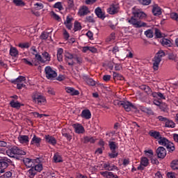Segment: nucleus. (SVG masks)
I'll return each mask as SVG.
<instances>
[{
    "mask_svg": "<svg viewBox=\"0 0 178 178\" xmlns=\"http://www.w3.org/2000/svg\"><path fill=\"white\" fill-rule=\"evenodd\" d=\"M167 177L168 178H176V175L173 172H168L167 173Z\"/></svg>",
    "mask_w": 178,
    "mask_h": 178,
    "instance_id": "774afa93",
    "label": "nucleus"
},
{
    "mask_svg": "<svg viewBox=\"0 0 178 178\" xmlns=\"http://www.w3.org/2000/svg\"><path fill=\"white\" fill-rule=\"evenodd\" d=\"M41 141H42V139H41V138L33 135L31 140V145H35L36 147H40V145H41Z\"/></svg>",
    "mask_w": 178,
    "mask_h": 178,
    "instance_id": "aec40b11",
    "label": "nucleus"
},
{
    "mask_svg": "<svg viewBox=\"0 0 178 178\" xmlns=\"http://www.w3.org/2000/svg\"><path fill=\"white\" fill-rule=\"evenodd\" d=\"M63 37L65 38V40H69V38L70 37V35L69 34V33L67 32V31H66V29H63Z\"/></svg>",
    "mask_w": 178,
    "mask_h": 178,
    "instance_id": "e2e57ef3",
    "label": "nucleus"
},
{
    "mask_svg": "<svg viewBox=\"0 0 178 178\" xmlns=\"http://www.w3.org/2000/svg\"><path fill=\"white\" fill-rule=\"evenodd\" d=\"M10 105L12 108H15V109H20L22 106H23V104H21L20 102L17 101L15 102V100H12L10 102Z\"/></svg>",
    "mask_w": 178,
    "mask_h": 178,
    "instance_id": "2f4dec72",
    "label": "nucleus"
},
{
    "mask_svg": "<svg viewBox=\"0 0 178 178\" xmlns=\"http://www.w3.org/2000/svg\"><path fill=\"white\" fill-rule=\"evenodd\" d=\"M119 3H113L107 8V13H108L109 15H116V13L119 12Z\"/></svg>",
    "mask_w": 178,
    "mask_h": 178,
    "instance_id": "9b49d317",
    "label": "nucleus"
},
{
    "mask_svg": "<svg viewBox=\"0 0 178 178\" xmlns=\"http://www.w3.org/2000/svg\"><path fill=\"white\" fill-rule=\"evenodd\" d=\"M11 83H13V84H16L18 90H22V88H24L26 87V77L24 76H19L16 79L11 81Z\"/></svg>",
    "mask_w": 178,
    "mask_h": 178,
    "instance_id": "423d86ee",
    "label": "nucleus"
},
{
    "mask_svg": "<svg viewBox=\"0 0 178 178\" xmlns=\"http://www.w3.org/2000/svg\"><path fill=\"white\" fill-rule=\"evenodd\" d=\"M55 163H59L60 162H63L62 156L59 155V153H56L53 157Z\"/></svg>",
    "mask_w": 178,
    "mask_h": 178,
    "instance_id": "c9c22d12",
    "label": "nucleus"
},
{
    "mask_svg": "<svg viewBox=\"0 0 178 178\" xmlns=\"http://www.w3.org/2000/svg\"><path fill=\"white\" fill-rule=\"evenodd\" d=\"M48 37H49V33L48 32H42L40 35L41 40H47Z\"/></svg>",
    "mask_w": 178,
    "mask_h": 178,
    "instance_id": "bf43d9fd",
    "label": "nucleus"
},
{
    "mask_svg": "<svg viewBox=\"0 0 178 178\" xmlns=\"http://www.w3.org/2000/svg\"><path fill=\"white\" fill-rule=\"evenodd\" d=\"M115 38H116L115 34V33H112L107 38V42H111V41H114Z\"/></svg>",
    "mask_w": 178,
    "mask_h": 178,
    "instance_id": "680f3d73",
    "label": "nucleus"
},
{
    "mask_svg": "<svg viewBox=\"0 0 178 178\" xmlns=\"http://www.w3.org/2000/svg\"><path fill=\"white\" fill-rule=\"evenodd\" d=\"M163 56H165V52H163V51L160 50L156 53L152 59L153 70L156 71L159 69V65L161 64V62H162V58H163Z\"/></svg>",
    "mask_w": 178,
    "mask_h": 178,
    "instance_id": "f257e3e1",
    "label": "nucleus"
},
{
    "mask_svg": "<svg viewBox=\"0 0 178 178\" xmlns=\"http://www.w3.org/2000/svg\"><path fill=\"white\" fill-rule=\"evenodd\" d=\"M168 151V152H173L175 149H176V147H175V144L172 143L170 140L168 142V144L165 146Z\"/></svg>",
    "mask_w": 178,
    "mask_h": 178,
    "instance_id": "473e14b6",
    "label": "nucleus"
},
{
    "mask_svg": "<svg viewBox=\"0 0 178 178\" xmlns=\"http://www.w3.org/2000/svg\"><path fill=\"white\" fill-rule=\"evenodd\" d=\"M89 13H90V8L87 6H82L79 9L78 16L79 17H84V16H87Z\"/></svg>",
    "mask_w": 178,
    "mask_h": 178,
    "instance_id": "f8f14e48",
    "label": "nucleus"
},
{
    "mask_svg": "<svg viewBox=\"0 0 178 178\" xmlns=\"http://www.w3.org/2000/svg\"><path fill=\"white\" fill-rule=\"evenodd\" d=\"M51 14H52V17L55 19V20H57L58 22H60V17H59V15H58L56 13L54 12Z\"/></svg>",
    "mask_w": 178,
    "mask_h": 178,
    "instance_id": "69168bd1",
    "label": "nucleus"
},
{
    "mask_svg": "<svg viewBox=\"0 0 178 178\" xmlns=\"http://www.w3.org/2000/svg\"><path fill=\"white\" fill-rule=\"evenodd\" d=\"M37 172H35L34 170V167H32L28 172H27V175L29 176V177L30 178H33L34 177V176H35Z\"/></svg>",
    "mask_w": 178,
    "mask_h": 178,
    "instance_id": "a19ab883",
    "label": "nucleus"
},
{
    "mask_svg": "<svg viewBox=\"0 0 178 178\" xmlns=\"http://www.w3.org/2000/svg\"><path fill=\"white\" fill-rule=\"evenodd\" d=\"M30 43L29 42H22L18 44L19 48H22V49L30 48Z\"/></svg>",
    "mask_w": 178,
    "mask_h": 178,
    "instance_id": "a18cd8bd",
    "label": "nucleus"
},
{
    "mask_svg": "<svg viewBox=\"0 0 178 178\" xmlns=\"http://www.w3.org/2000/svg\"><path fill=\"white\" fill-rule=\"evenodd\" d=\"M57 58L58 62L63 60V49L60 48L57 50Z\"/></svg>",
    "mask_w": 178,
    "mask_h": 178,
    "instance_id": "72a5a7b5",
    "label": "nucleus"
},
{
    "mask_svg": "<svg viewBox=\"0 0 178 178\" xmlns=\"http://www.w3.org/2000/svg\"><path fill=\"white\" fill-rule=\"evenodd\" d=\"M81 116L83 119H86V120L91 119V111H90V110L88 109H85L82 111L81 113Z\"/></svg>",
    "mask_w": 178,
    "mask_h": 178,
    "instance_id": "cd10ccee",
    "label": "nucleus"
},
{
    "mask_svg": "<svg viewBox=\"0 0 178 178\" xmlns=\"http://www.w3.org/2000/svg\"><path fill=\"white\" fill-rule=\"evenodd\" d=\"M134 17H131L130 19H127L128 23L132 24L134 27H136V29H140V27H145V26H147V24L138 21Z\"/></svg>",
    "mask_w": 178,
    "mask_h": 178,
    "instance_id": "6e6552de",
    "label": "nucleus"
},
{
    "mask_svg": "<svg viewBox=\"0 0 178 178\" xmlns=\"http://www.w3.org/2000/svg\"><path fill=\"white\" fill-rule=\"evenodd\" d=\"M62 136L63 137H65V138L67 140V141H70L72 140V135L65 133V129L62 131Z\"/></svg>",
    "mask_w": 178,
    "mask_h": 178,
    "instance_id": "3c124183",
    "label": "nucleus"
},
{
    "mask_svg": "<svg viewBox=\"0 0 178 178\" xmlns=\"http://www.w3.org/2000/svg\"><path fill=\"white\" fill-rule=\"evenodd\" d=\"M141 5L148 6L151 3V0H138Z\"/></svg>",
    "mask_w": 178,
    "mask_h": 178,
    "instance_id": "13d9d810",
    "label": "nucleus"
},
{
    "mask_svg": "<svg viewBox=\"0 0 178 178\" xmlns=\"http://www.w3.org/2000/svg\"><path fill=\"white\" fill-rule=\"evenodd\" d=\"M44 74L47 80H55L58 76L56 71H55V70H54L51 66H47L44 68Z\"/></svg>",
    "mask_w": 178,
    "mask_h": 178,
    "instance_id": "7ed1b4c3",
    "label": "nucleus"
},
{
    "mask_svg": "<svg viewBox=\"0 0 178 178\" xmlns=\"http://www.w3.org/2000/svg\"><path fill=\"white\" fill-rule=\"evenodd\" d=\"M35 159H31L29 158H25L23 159L24 164L26 168H34V163H35Z\"/></svg>",
    "mask_w": 178,
    "mask_h": 178,
    "instance_id": "6ab92c4d",
    "label": "nucleus"
},
{
    "mask_svg": "<svg viewBox=\"0 0 178 178\" xmlns=\"http://www.w3.org/2000/svg\"><path fill=\"white\" fill-rule=\"evenodd\" d=\"M54 8L58 9V10H63V6L61 2H57L54 4Z\"/></svg>",
    "mask_w": 178,
    "mask_h": 178,
    "instance_id": "6e6d98bb",
    "label": "nucleus"
},
{
    "mask_svg": "<svg viewBox=\"0 0 178 178\" xmlns=\"http://www.w3.org/2000/svg\"><path fill=\"white\" fill-rule=\"evenodd\" d=\"M33 170L35 172H41L42 170V164H41V161L38 158L36 159L35 163L33 164Z\"/></svg>",
    "mask_w": 178,
    "mask_h": 178,
    "instance_id": "5701e85b",
    "label": "nucleus"
},
{
    "mask_svg": "<svg viewBox=\"0 0 178 178\" xmlns=\"http://www.w3.org/2000/svg\"><path fill=\"white\" fill-rule=\"evenodd\" d=\"M152 13L154 15V16H159L162 15V9H161V7L158 6L157 5H155L153 7Z\"/></svg>",
    "mask_w": 178,
    "mask_h": 178,
    "instance_id": "c756f323",
    "label": "nucleus"
},
{
    "mask_svg": "<svg viewBox=\"0 0 178 178\" xmlns=\"http://www.w3.org/2000/svg\"><path fill=\"white\" fill-rule=\"evenodd\" d=\"M149 165V160L147 157H141L140 165L138 166V170H144V168H147Z\"/></svg>",
    "mask_w": 178,
    "mask_h": 178,
    "instance_id": "4468645a",
    "label": "nucleus"
},
{
    "mask_svg": "<svg viewBox=\"0 0 178 178\" xmlns=\"http://www.w3.org/2000/svg\"><path fill=\"white\" fill-rule=\"evenodd\" d=\"M102 167L105 170H118V167L113 164L110 163L109 162L103 163Z\"/></svg>",
    "mask_w": 178,
    "mask_h": 178,
    "instance_id": "412c9836",
    "label": "nucleus"
},
{
    "mask_svg": "<svg viewBox=\"0 0 178 178\" xmlns=\"http://www.w3.org/2000/svg\"><path fill=\"white\" fill-rule=\"evenodd\" d=\"M13 3L16 6H24L26 5L23 0H13Z\"/></svg>",
    "mask_w": 178,
    "mask_h": 178,
    "instance_id": "de8ad7c7",
    "label": "nucleus"
},
{
    "mask_svg": "<svg viewBox=\"0 0 178 178\" xmlns=\"http://www.w3.org/2000/svg\"><path fill=\"white\" fill-rule=\"evenodd\" d=\"M12 172L8 171L4 172L2 175L0 176V178H11L12 177Z\"/></svg>",
    "mask_w": 178,
    "mask_h": 178,
    "instance_id": "8fccbe9b",
    "label": "nucleus"
},
{
    "mask_svg": "<svg viewBox=\"0 0 178 178\" xmlns=\"http://www.w3.org/2000/svg\"><path fill=\"white\" fill-rule=\"evenodd\" d=\"M100 175L104 177H106V178H118V177L116 175L113 174V172H108V171L100 172Z\"/></svg>",
    "mask_w": 178,
    "mask_h": 178,
    "instance_id": "a878e982",
    "label": "nucleus"
},
{
    "mask_svg": "<svg viewBox=\"0 0 178 178\" xmlns=\"http://www.w3.org/2000/svg\"><path fill=\"white\" fill-rule=\"evenodd\" d=\"M10 163H12V160L10 159L4 157L0 159V175L5 173V170L8 169V167Z\"/></svg>",
    "mask_w": 178,
    "mask_h": 178,
    "instance_id": "0eeeda50",
    "label": "nucleus"
},
{
    "mask_svg": "<svg viewBox=\"0 0 178 178\" xmlns=\"http://www.w3.org/2000/svg\"><path fill=\"white\" fill-rule=\"evenodd\" d=\"M132 13L134 17H138V19H145L147 17V14L137 7L133 8Z\"/></svg>",
    "mask_w": 178,
    "mask_h": 178,
    "instance_id": "1a4fd4ad",
    "label": "nucleus"
},
{
    "mask_svg": "<svg viewBox=\"0 0 178 178\" xmlns=\"http://www.w3.org/2000/svg\"><path fill=\"white\" fill-rule=\"evenodd\" d=\"M58 177V172L56 171H51L48 174V178H56Z\"/></svg>",
    "mask_w": 178,
    "mask_h": 178,
    "instance_id": "603ef678",
    "label": "nucleus"
},
{
    "mask_svg": "<svg viewBox=\"0 0 178 178\" xmlns=\"http://www.w3.org/2000/svg\"><path fill=\"white\" fill-rule=\"evenodd\" d=\"M86 35L89 38V39L94 40V33H92V32L90 31L86 33Z\"/></svg>",
    "mask_w": 178,
    "mask_h": 178,
    "instance_id": "338daca9",
    "label": "nucleus"
},
{
    "mask_svg": "<svg viewBox=\"0 0 178 178\" xmlns=\"http://www.w3.org/2000/svg\"><path fill=\"white\" fill-rule=\"evenodd\" d=\"M161 44L163 47H172V42L166 38H163L161 40Z\"/></svg>",
    "mask_w": 178,
    "mask_h": 178,
    "instance_id": "4c0bfd02",
    "label": "nucleus"
},
{
    "mask_svg": "<svg viewBox=\"0 0 178 178\" xmlns=\"http://www.w3.org/2000/svg\"><path fill=\"white\" fill-rule=\"evenodd\" d=\"M156 152L157 154L158 158H160L161 159H163V158L166 156V149L162 146L159 147Z\"/></svg>",
    "mask_w": 178,
    "mask_h": 178,
    "instance_id": "dca6fc26",
    "label": "nucleus"
},
{
    "mask_svg": "<svg viewBox=\"0 0 178 178\" xmlns=\"http://www.w3.org/2000/svg\"><path fill=\"white\" fill-rule=\"evenodd\" d=\"M72 127H74V131L76 134H84L86 133V129L81 124H74Z\"/></svg>",
    "mask_w": 178,
    "mask_h": 178,
    "instance_id": "ddd939ff",
    "label": "nucleus"
},
{
    "mask_svg": "<svg viewBox=\"0 0 178 178\" xmlns=\"http://www.w3.org/2000/svg\"><path fill=\"white\" fill-rule=\"evenodd\" d=\"M35 59L40 63H49L51 62V54L47 51H43L42 56L35 54Z\"/></svg>",
    "mask_w": 178,
    "mask_h": 178,
    "instance_id": "20e7f679",
    "label": "nucleus"
},
{
    "mask_svg": "<svg viewBox=\"0 0 178 178\" xmlns=\"http://www.w3.org/2000/svg\"><path fill=\"white\" fill-rule=\"evenodd\" d=\"M65 58L69 66H73V65H74V62L73 61V58H74V56L73 55V54L69 51H66L65 54Z\"/></svg>",
    "mask_w": 178,
    "mask_h": 178,
    "instance_id": "2eb2a0df",
    "label": "nucleus"
},
{
    "mask_svg": "<svg viewBox=\"0 0 178 178\" xmlns=\"http://www.w3.org/2000/svg\"><path fill=\"white\" fill-rule=\"evenodd\" d=\"M108 145L111 151V153L109 154L110 158H116V156L118 155V152H116L118 144H116L115 142H109Z\"/></svg>",
    "mask_w": 178,
    "mask_h": 178,
    "instance_id": "9d476101",
    "label": "nucleus"
},
{
    "mask_svg": "<svg viewBox=\"0 0 178 178\" xmlns=\"http://www.w3.org/2000/svg\"><path fill=\"white\" fill-rule=\"evenodd\" d=\"M6 152L8 156H10V158H15V156H17V155H26V152H24V150L16 146L8 149Z\"/></svg>",
    "mask_w": 178,
    "mask_h": 178,
    "instance_id": "f03ea898",
    "label": "nucleus"
},
{
    "mask_svg": "<svg viewBox=\"0 0 178 178\" xmlns=\"http://www.w3.org/2000/svg\"><path fill=\"white\" fill-rule=\"evenodd\" d=\"M165 127H171L173 129V127H175V122L172 120H167L165 122Z\"/></svg>",
    "mask_w": 178,
    "mask_h": 178,
    "instance_id": "864d4df0",
    "label": "nucleus"
},
{
    "mask_svg": "<svg viewBox=\"0 0 178 178\" xmlns=\"http://www.w3.org/2000/svg\"><path fill=\"white\" fill-rule=\"evenodd\" d=\"M122 106L127 112H130L131 109H136V106H134V104H131L130 102H123Z\"/></svg>",
    "mask_w": 178,
    "mask_h": 178,
    "instance_id": "f3484780",
    "label": "nucleus"
},
{
    "mask_svg": "<svg viewBox=\"0 0 178 178\" xmlns=\"http://www.w3.org/2000/svg\"><path fill=\"white\" fill-rule=\"evenodd\" d=\"M154 34L156 38H162V37H163V35H162V33H161V31L158 29H154Z\"/></svg>",
    "mask_w": 178,
    "mask_h": 178,
    "instance_id": "4d7b16f0",
    "label": "nucleus"
},
{
    "mask_svg": "<svg viewBox=\"0 0 178 178\" xmlns=\"http://www.w3.org/2000/svg\"><path fill=\"white\" fill-rule=\"evenodd\" d=\"M32 101L38 105H44L47 102V99L43 95L34 92L32 95Z\"/></svg>",
    "mask_w": 178,
    "mask_h": 178,
    "instance_id": "39448f33",
    "label": "nucleus"
},
{
    "mask_svg": "<svg viewBox=\"0 0 178 178\" xmlns=\"http://www.w3.org/2000/svg\"><path fill=\"white\" fill-rule=\"evenodd\" d=\"M10 55L13 58H16L19 56V50L16 47L11 46L10 48Z\"/></svg>",
    "mask_w": 178,
    "mask_h": 178,
    "instance_id": "c85d7f7f",
    "label": "nucleus"
},
{
    "mask_svg": "<svg viewBox=\"0 0 178 178\" xmlns=\"http://www.w3.org/2000/svg\"><path fill=\"white\" fill-rule=\"evenodd\" d=\"M113 77L114 80H120V81L124 80V76H123V75L118 72H113Z\"/></svg>",
    "mask_w": 178,
    "mask_h": 178,
    "instance_id": "e433bc0d",
    "label": "nucleus"
},
{
    "mask_svg": "<svg viewBox=\"0 0 178 178\" xmlns=\"http://www.w3.org/2000/svg\"><path fill=\"white\" fill-rule=\"evenodd\" d=\"M84 80L89 86H95V81H94V80L91 78L85 76Z\"/></svg>",
    "mask_w": 178,
    "mask_h": 178,
    "instance_id": "79ce46f5",
    "label": "nucleus"
},
{
    "mask_svg": "<svg viewBox=\"0 0 178 178\" xmlns=\"http://www.w3.org/2000/svg\"><path fill=\"white\" fill-rule=\"evenodd\" d=\"M169 141L170 140L168 138H165L164 136H161L160 140H158V143L159 145H162V147H165L166 145L168 144Z\"/></svg>",
    "mask_w": 178,
    "mask_h": 178,
    "instance_id": "7c9ffc66",
    "label": "nucleus"
},
{
    "mask_svg": "<svg viewBox=\"0 0 178 178\" xmlns=\"http://www.w3.org/2000/svg\"><path fill=\"white\" fill-rule=\"evenodd\" d=\"M86 20L88 22V23H95V20L94 19V15L87 16Z\"/></svg>",
    "mask_w": 178,
    "mask_h": 178,
    "instance_id": "5fc2aeb1",
    "label": "nucleus"
},
{
    "mask_svg": "<svg viewBox=\"0 0 178 178\" xmlns=\"http://www.w3.org/2000/svg\"><path fill=\"white\" fill-rule=\"evenodd\" d=\"M44 140L46 141V143H48L49 144H51V145H56V138H55V137L47 134L44 136Z\"/></svg>",
    "mask_w": 178,
    "mask_h": 178,
    "instance_id": "a211bd4d",
    "label": "nucleus"
},
{
    "mask_svg": "<svg viewBox=\"0 0 178 178\" xmlns=\"http://www.w3.org/2000/svg\"><path fill=\"white\" fill-rule=\"evenodd\" d=\"M144 153L148 158H152L154 156V151L152 149L145 150Z\"/></svg>",
    "mask_w": 178,
    "mask_h": 178,
    "instance_id": "09e8293b",
    "label": "nucleus"
},
{
    "mask_svg": "<svg viewBox=\"0 0 178 178\" xmlns=\"http://www.w3.org/2000/svg\"><path fill=\"white\" fill-rule=\"evenodd\" d=\"M145 35H146L147 38H152V37H154V31L152 29L145 31Z\"/></svg>",
    "mask_w": 178,
    "mask_h": 178,
    "instance_id": "37998d69",
    "label": "nucleus"
},
{
    "mask_svg": "<svg viewBox=\"0 0 178 178\" xmlns=\"http://www.w3.org/2000/svg\"><path fill=\"white\" fill-rule=\"evenodd\" d=\"M170 166L172 170H178V160H173Z\"/></svg>",
    "mask_w": 178,
    "mask_h": 178,
    "instance_id": "ea45409f",
    "label": "nucleus"
},
{
    "mask_svg": "<svg viewBox=\"0 0 178 178\" xmlns=\"http://www.w3.org/2000/svg\"><path fill=\"white\" fill-rule=\"evenodd\" d=\"M22 62H23V63H25V65H28L29 66H37V64L34 63V61H30L27 58H22Z\"/></svg>",
    "mask_w": 178,
    "mask_h": 178,
    "instance_id": "58836bf2",
    "label": "nucleus"
},
{
    "mask_svg": "<svg viewBox=\"0 0 178 178\" xmlns=\"http://www.w3.org/2000/svg\"><path fill=\"white\" fill-rule=\"evenodd\" d=\"M65 90L67 94H70V95L72 96L79 95L80 94V92H79V90L74 89L72 87H66Z\"/></svg>",
    "mask_w": 178,
    "mask_h": 178,
    "instance_id": "b1692460",
    "label": "nucleus"
},
{
    "mask_svg": "<svg viewBox=\"0 0 178 178\" xmlns=\"http://www.w3.org/2000/svg\"><path fill=\"white\" fill-rule=\"evenodd\" d=\"M17 139L20 144H29L30 141L29 136L26 135H19Z\"/></svg>",
    "mask_w": 178,
    "mask_h": 178,
    "instance_id": "393cba45",
    "label": "nucleus"
},
{
    "mask_svg": "<svg viewBox=\"0 0 178 178\" xmlns=\"http://www.w3.org/2000/svg\"><path fill=\"white\" fill-rule=\"evenodd\" d=\"M149 134L151 137H153V138H155V140H157V141H159L162 136V135L161 134V132L156 131H149Z\"/></svg>",
    "mask_w": 178,
    "mask_h": 178,
    "instance_id": "bb28decb",
    "label": "nucleus"
},
{
    "mask_svg": "<svg viewBox=\"0 0 178 178\" xmlns=\"http://www.w3.org/2000/svg\"><path fill=\"white\" fill-rule=\"evenodd\" d=\"M0 147L1 148H9V145H8V143L4 140H0Z\"/></svg>",
    "mask_w": 178,
    "mask_h": 178,
    "instance_id": "052dcab7",
    "label": "nucleus"
},
{
    "mask_svg": "<svg viewBox=\"0 0 178 178\" xmlns=\"http://www.w3.org/2000/svg\"><path fill=\"white\" fill-rule=\"evenodd\" d=\"M124 101L115 100L113 104L115 106H122Z\"/></svg>",
    "mask_w": 178,
    "mask_h": 178,
    "instance_id": "0e129e2a",
    "label": "nucleus"
},
{
    "mask_svg": "<svg viewBox=\"0 0 178 178\" xmlns=\"http://www.w3.org/2000/svg\"><path fill=\"white\" fill-rule=\"evenodd\" d=\"M34 9H35V10H41V9H44V4L41 2L36 3L34 4Z\"/></svg>",
    "mask_w": 178,
    "mask_h": 178,
    "instance_id": "49530a36",
    "label": "nucleus"
},
{
    "mask_svg": "<svg viewBox=\"0 0 178 178\" xmlns=\"http://www.w3.org/2000/svg\"><path fill=\"white\" fill-rule=\"evenodd\" d=\"M95 13L96 16L99 17V19H102V20H104V19H105L106 17L105 12L103 11L100 7H97V8H95Z\"/></svg>",
    "mask_w": 178,
    "mask_h": 178,
    "instance_id": "4be33fe9",
    "label": "nucleus"
},
{
    "mask_svg": "<svg viewBox=\"0 0 178 178\" xmlns=\"http://www.w3.org/2000/svg\"><path fill=\"white\" fill-rule=\"evenodd\" d=\"M84 144H87L88 143H90V144H94L95 143V138L91 136H85L83 138Z\"/></svg>",
    "mask_w": 178,
    "mask_h": 178,
    "instance_id": "f704fd0d",
    "label": "nucleus"
},
{
    "mask_svg": "<svg viewBox=\"0 0 178 178\" xmlns=\"http://www.w3.org/2000/svg\"><path fill=\"white\" fill-rule=\"evenodd\" d=\"M81 30V24L76 21L74 24V31H79Z\"/></svg>",
    "mask_w": 178,
    "mask_h": 178,
    "instance_id": "c03bdc74",
    "label": "nucleus"
}]
</instances>
